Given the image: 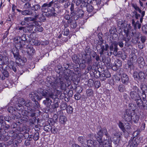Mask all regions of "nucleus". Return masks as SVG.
Listing matches in <instances>:
<instances>
[{
    "label": "nucleus",
    "mask_w": 147,
    "mask_h": 147,
    "mask_svg": "<svg viewBox=\"0 0 147 147\" xmlns=\"http://www.w3.org/2000/svg\"><path fill=\"white\" fill-rule=\"evenodd\" d=\"M13 41L15 42L16 48L11 49V51L13 54L16 59L17 60L20 59H26L25 58H20V56L18 52V50L22 49L25 44V42H27L26 35L24 34L21 36H16L14 38Z\"/></svg>",
    "instance_id": "1"
},
{
    "label": "nucleus",
    "mask_w": 147,
    "mask_h": 147,
    "mask_svg": "<svg viewBox=\"0 0 147 147\" xmlns=\"http://www.w3.org/2000/svg\"><path fill=\"white\" fill-rule=\"evenodd\" d=\"M117 25L120 29H123L125 26L123 21L121 20H119L117 22Z\"/></svg>",
    "instance_id": "30"
},
{
    "label": "nucleus",
    "mask_w": 147,
    "mask_h": 147,
    "mask_svg": "<svg viewBox=\"0 0 147 147\" xmlns=\"http://www.w3.org/2000/svg\"><path fill=\"white\" fill-rule=\"evenodd\" d=\"M30 96L32 100L34 101L35 104L36 105H38V102L36 100H40L42 98V96L45 97H50L52 99H54V94L52 92L51 89L48 88L47 90H44L42 88H40L38 90L37 92H33L31 95Z\"/></svg>",
    "instance_id": "2"
},
{
    "label": "nucleus",
    "mask_w": 147,
    "mask_h": 147,
    "mask_svg": "<svg viewBox=\"0 0 147 147\" xmlns=\"http://www.w3.org/2000/svg\"><path fill=\"white\" fill-rule=\"evenodd\" d=\"M141 26V23H140L138 20H137L135 23L134 25V28L135 30L137 29V27L138 29H140Z\"/></svg>",
    "instance_id": "36"
},
{
    "label": "nucleus",
    "mask_w": 147,
    "mask_h": 147,
    "mask_svg": "<svg viewBox=\"0 0 147 147\" xmlns=\"http://www.w3.org/2000/svg\"><path fill=\"white\" fill-rule=\"evenodd\" d=\"M103 144L105 146L109 145L111 144V140L110 136L106 137V138H104L103 141Z\"/></svg>",
    "instance_id": "22"
},
{
    "label": "nucleus",
    "mask_w": 147,
    "mask_h": 147,
    "mask_svg": "<svg viewBox=\"0 0 147 147\" xmlns=\"http://www.w3.org/2000/svg\"><path fill=\"white\" fill-rule=\"evenodd\" d=\"M141 41L143 43H144L146 40V37L145 36H141L140 37Z\"/></svg>",
    "instance_id": "60"
},
{
    "label": "nucleus",
    "mask_w": 147,
    "mask_h": 147,
    "mask_svg": "<svg viewBox=\"0 0 147 147\" xmlns=\"http://www.w3.org/2000/svg\"><path fill=\"white\" fill-rule=\"evenodd\" d=\"M117 45L118 42L116 41H113L111 42V45L109 47L111 54L112 53L111 51H113L115 53H117L118 51Z\"/></svg>",
    "instance_id": "8"
},
{
    "label": "nucleus",
    "mask_w": 147,
    "mask_h": 147,
    "mask_svg": "<svg viewBox=\"0 0 147 147\" xmlns=\"http://www.w3.org/2000/svg\"><path fill=\"white\" fill-rule=\"evenodd\" d=\"M2 74L4 76H5V77H7L9 76V73L6 69L3 70L2 72Z\"/></svg>",
    "instance_id": "58"
},
{
    "label": "nucleus",
    "mask_w": 147,
    "mask_h": 147,
    "mask_svg": "<svg viewBox=\"0 0 147 147\" xmlns=\"http://www.w3.org/2000/svg\"><path fill=\"white\" fill-rule=\"evenodd\" d=\"M27 108V109L30 111H34L35 109V107H38V105H37L35 104L32 103V102L29 101L27 102L25 105Z\"/></svg>",
    "instance_id": "12"
},
{
    "label": "nucleus",
    "mask_w": 147,
    "mask_h": 147,
    "mask_svg": "<svg viewBox=\"0 0 147 147\" xmlns=\"http://www.w3.org/2000/svg\"><path fill=\"white\" fill-rule=\"evenodd\" d=\"M115 66L118 67H121L122 65V61L119 59H117L115 62Z\"/></svg>",
    "instance_id": "37"
},
{
    "label": "nucleus",
    "mask_w": 147,
    "mask_h": 147,
    "mask_svg": "<svg viewBox=\"0 0 147 147\" xmlns=\"http://www.w3.org/2000/svg\"><path fill=\"white\" fill-rule=\"evenodd\" d=\"M66 110L67 113H71L73 112V109L71 106L69 105L67 107Z\"/></svg>",
    "instance_id": "48"
},
{
    "label": "nucleus",
    "mask_w": 147,
    "mask_h": 147,
    "mask_svg": "<svg viewBox=\"0 0 147 147\" xmlns=\"http://www.w3.org/2000/svg\"><path fill=\"white\" fill-rule=\"evenodd\" d=\"M121 79L122 83L125 85H127L129 83V78L127 75L125 74H122Z\"/></svg>",
    "instance_id": "17"
},
{
    "label": "nucleus",
    "mask_w": 147,
    "mask_h": 147,
    "mask_svg": "<svg viewBox=\"0 0 147 147\" xmlns=\"http://www.w3.org/2000/svg\"><path fill=\"white\" fill-rule=\"evenodd\" d=\"M87 145L89 147H92L93 145L94 142L91 140H88L87 141Z\"/></svg>",
    "instance_id": "44"
},
{
    "label": "nucleus",
    "mask_w": 147,
    "mask_h": 147,
    "mask_svg": "<svg viewBox=\"0 0 147 147\" xmlns=\"http://www.w3.org/2000/svg\"><path fill=\"white\" fill-rule=\"evenodd\" d=\"M143 61L144 59L143 57H141L138 58L137 61L139 64H142V63H144Z\"/></svg>",
    "instance_id": "64"
},
{
    "label": "nucleus",
    "mask_w": 147,
    "mask_h": 147,
    "mask_svg": "<svg viewBox=\"0 0 147 147\" xmlns=\"http://www.w3.org/2000/svg\"><path fill=\"white\" fill-rule=\"evenodd\" d=\"M67 120L66 117L64 116H61L59 118V122L61 124L64 123Z\"/></svg>",
    "instance_id": "33"
},
{
    "label": "nucleus",
    "mask_w": 147,
    "mask_h": 147,
    "mask_svg": "<svg viewBox=\"0 0 147 147\" xmlns=\"http://www.w3.org/2000/svg\"><path fill=\"white\" fill-rule=\"evenodd\" d=\"M65 80L63 77L61 78H57L54 82H52L50 80H47L46 82V86L47 87L45 90H47L48 88L51 89L52 92L53 90L52 88L50 87L51 86L54 89H56L59 87H60L62 89H64L66 86V85L65 84Z\"/></svg>",
    "instance_id": "4"
},
{
    "label": "nucleus",
    "mask_w": 147,
    "mask_h": 147,
    "mask_svg": "<svg viewBox=\"0 0 147 147\" xmlns=\"http://www.w3.org/2000/svg\"><path fill=\"white\" fill-rule=\"evenodd\" d=\"M97 129L98 130V135H100L102 136L103 134H104L106 136V137L110 136L109 135L106 128H104L102 129L100 126H97Z\"/></svg>",
    "instance_id": "10"
},
{
    "label": "nucleus",
    "mask_w": 147,
    "mask_h": 147,
    "mask_svg": "<svg viewBox=\"0 0 147 147\" xmlns=\"http://www.w3.org/2000/svg\"><path fill=\"white\" fill-rule=\"evenodd\" d=\"M142 92H147V86L145 85H143L141 88Z\"/></svg>",
    "instance_id": "59"
},
{
    "label": "nucleus",
    "mask_w": 147,
    "mask_h": 147,
    "mask_svg": "<svg viewBox=\"0 0 147 147\" xmlns=\"http://www.w3.org/2000/svg\"><path fill=\"white\" fill-rule=\"evenodd\" d=\"M118 125L119 128L121 129L122 131L123 132L126 131L125 128V126L124 125L123 123L121 121H119L118 123Z\"/></svg>",
    "instance_id": "35"
},
{
    "label": "nucleus",
    "mask_w": 147,
    "mask_h": 147,
    "mask_svg": "<svg viewBox=\"0 0 147 147\" xmlns=\"http://www.w3.org/2000/svg\"><path fill=\"white\" fill-rule=\"evenodd\" d=\"M67 25H64V26L65 27V28L64 29V35L66 36L68 35L69 32V30L67 28H66V26H67Z\"/></svg>",
    "instance_id": "50"
},
{
    "label": "nucleus",
    "mask_w": 147,
    "mask_h": 147,
    "mask_svg": "<svg viewBox=\"0 0 147 147\" xmlns=\"http://www.w3.org/2000/svg\"><path fill=\"white\" fill-rule=\"evenodd\" d=\"M146 92H142V95H140L142 97H140L141 98H142V101H145L147 99V96L145 94Z\"/></svg>",
    "instance_id": "47"
},
{
    "label": "nucleus",
    "mask_w": 147,
    "mask_h": 147,
    "mask_svg": "<svg viewBox=\"0 0 147 147\" xmlns=\"http://www.w3.org/2000/svg\"><path fill=\"white\" fill-rule=\"evenodd\" d=\"M38 18V15H35L34 18H32L31 17H26L24 19V20L25 21L29 22V21H34L35 20H36L37 18Z\"/></svg>",
    "instance_id": "27"
},
{
    "label": "nucleus",
    "mask_w": 147,
    "mask_h": 147,
    "mask_svg": "<svg viewBox=\"0 0 147 147\" xmlns=\"http://www.w3.org/2000/svg\"><path fill=\"white\" fill-rule=\"evenodd\" d=\"M137 105L140 109L147 110V99L145 101H144L141 99V101L138 102Z\"/></svg>",
    "instance_id": "16"
},
{
    "label": "nucleus",
    "mask_w": 147,
    "mask_h": 147,
    "mask_svg": "<svg viewBox=\"0 0 147 147\" xmlns=\"http://www.w3.org/2000/svg\"><path fill=\"white\" fill-rule=\"evenodd\" d=\"M68 23L70 24L71 28H76L77 26L76 22L75 20L71 19L68 21Z\"/></svg>",
    "instance_id": "24"
},
{
    "label": "nucleus",
    "mask_w": 147,
    "mask_h": 147,
    "mask_svg": "<svg viewBox=\"0 0 147 147\" xmlns=\"http://www.w3.org/2000/svg\"><path fill=\"white\" fill-rule=\"evenodd\" d=\"M125 125H126L125 126V130H126V129L127 130H129L131 129V125L129 123H127L125 124Z\"/></svg>",
    "instance_id": "63"
},
{
    "label": "nucleus",
    "mask_w": 147,
    "mask_h": 147,
    "mask_svg": "<svg viewBox=\"0 0 147 147\" xmlns=\"http://www.w3.org/2000/svg\"><path fill=\"white\" fill-rule=\"evenodd\" d=\"M77 14L79 17H81L83 16L84 12L82 9H78L77 11Z\"/></svg>",
    "instance_id": "34"
},
{
    "label": "nucleus",
    "mask_w": 147,
    "mask_h": 147,
    "mask_svg": "<svg viewBox=\"0 0 147 147\" xmlns=\"http://www.w3.org/2000/svg\"><path fill=\"white\" fill-rule=\"evenodd\" d=\"M75 98L76 100H80L81 97V95L79 93H77L74 95Z\"/></svg>",
    "instance_id": "57"
},
{
    "label": "nucleus",
    "mask_w": 147,
    "mask_h": 147,
    "mask_svg": "<svg viewBox=\"0 0 147 147\" xmlns=\"http://www.w3.org/2000/svg\"><path fill=\"white\" fill-rule=\"evenodd\" d=\"M102 42H98V44L100 46L101 50L100 51V55L104 54V51H107L108 49L109 48V45L106 44L105 45V46L104 45H102Z\"/></svg>",
    "instance_id": "15"
},
{
    "label": "nucleus",
    "mask_w": 147,
    "mask_h": 147,
    "mask_svg": "<svg viewBox=\"0 0 147 147\" xmlns=\"http://www.w3.org/2000/svg\"><path fill=\"white\" fill-rule=\"evenodd\" d=\"M107 72H105L103 74H102V76L104 77H105L106 78H109L111 76V74L110 73H109L108 71Z\"/></svg>",
    "instance_id": "51"
},
{
    "label": "nucleus",
    "mask_w": 147,
    "mask_h": 147,
    "mask_svg": "<svg viewBox=\"0 0 147 147\" xmlns=\"http://www.w3.org/2000/svg\"><path fill=\"white\" fill-rule=\"evenodd\" d=\"M54 0L49 3H44L41 6V10L42 12L44 13H47L49 11V9H46L47 7H51L52 6L55 4Z\"/></svg>",
    "instance_id": "6"
},
{
    "label": "nucleus",
    "mask_w": 147,
    "mask_h": 147,
    "mask_svg": "<svg viewBox=\"0 0 147 147\" xmlns=\"http://www.w3.org/2000/svg\"><path fill=\"white\" fill-rule=\"evenodd\" d=\"M33 29V27L32 26L30 25V24H28L26 27H24V32L25 33H32Z\"/></svg>",
    "instance_id": "20"
},
{
    "label": "nucleus",
    "mask_w": 147,
    "mask_h": 147,
    "mask_svg": "<svg viewBox=\"0 0 147 147\" xmlns=\"http://www.w3.org/2000/svg\"><path fill=\"white\" fill-rule=\"evenodd\" d=\"M40 5L38 4H37L35 5H33L32 7H31V10H32L33 11H35V15L36 14V15H38V16H39V14H37L36 13V11H38V10H40Z\"/></svg>",
    "instance_id": "19"
},
{
    "label": "nucleus",
    "mask_w": 147,
    "mask_h": 147,
    "mask_svg": "<svg viewBox=\"0 0 147 147\" xmlns=\"http://www.w3.org/2000/svg\"><path fill=\"white\" fill-rule=\"evenodd\" d=\"M48 97H45L46 98V100H44L43 101V103L46 106L48 107H49L51 105V104L52 103V100L50 99L49 98H48ZM51 98V97H50Z\"/></svg>",
    "instance_id": "21"
},
{
    "label": "nucleus",
    "mask_w": 147,
    "mask_h": 147,
    "mask_svg": "<svg viewBox=\"0 0 147 147\" xmlns=\"http://www.w3.org/2000/svg\"><path fill=\"white\" fill-rule=\"evenodd\" d=\"M9 66L11 69H12L15 72H16V67L17 66V64L14 61H10L9 64Z\"/></svg>",
    "instance_id": "18"
},
{
    "label": "nucleus",
    "mask_w": 147,
    "mask_h": 147,
    "mask_svg": "<svg viewBox=\"0 0 147 147\" xmlns=\"http://www.w3.org/2000/svg\"><path fill=\"white\" fill-rule=\"evenodd\" d=\"M124 32H129L130 33V31L131 28V27L130 24L127 25L126 27H124Z\"/></svg>",
    "instance_id": "38"
},
{
    "label": "nucleus",
    "mask_w": 147,
    "mask_h": 147,
    "mask_svg": "<svg viewBox=\"0 0 147 147\" xmlns=\"http://www.w3.org/2000/svg\"><path fill=\"white\" fill-rule=\"evenodd\" d=\"M67 105L66 103H62L61 105V108L62 110H64L67 108Z\"/></svg>",
    "instance_id": "54"
},
{
    "label": "nucleus",
    "mask_w": 147,
    "mask_h": 147,
    "mask_svg": "<svg viewBox=\"0 0 147 147\" xmlns=\"http://www.w3.org/2000/svg\"><path fill=\"white\" fill-rule=\"evenodd\" d=\"M140 92L135 91H131L130 93V98L133 100L135 101L136 104L140 101H141V98Z\"/></svg>",
    "instance_id": "5"
},
{
    "label": "nucleus",
    "mask_w": 147,
    "mask_h": 147,
    "mask_svg": "<svg viewBox=\"0 0 147 147\" xmlns=\"http://www.w3.org/2000/svg\"><path fill=\"white\" fill-rule=\"evenodd\" d=\"M18 134L13 131H9L8 135L11 137L12 139L14 140L18 136Z\"/></svg>",
    "instance_id": "23"
},
{
    "label": "nucleus",
    "mask_w": 147,
    "mask_h": 147,
    "mask_svg": "<svg viewBox=\"0 0 147 147\" xmlns=\"http://www.w3.org/2000/svg\"><path fill=\"white\" fill-rule=\"evenodd\" d=\"M32 13V12L28 9L24 10L22 11V14L24 16L30 15Z\"/></svg>",
    "instance_id": "28"
},
{
    "label": "nucleus",
    "mask_w": 147,
    "mask_h": 147,
    "mask_svg": "<svg viewBox=\"0 0 147 147\" xmlns=\"http://www.w3.org/2000/svg\"><path fill=\"white\" fill-rule=\"evenodd\" d=\"M43 28L40 26L36 27L35 29V31H38L39 32H41L43 30Z\"/></svg>",
    "instance_id": "56"
},
{
    "label": "nucleus",
    "mask_w": 147,
    "mask_h": 147,
    "mask_svg": "<svg viewBox=\"0 0 147 147\" xmlns=\"http://www.w3.org/2000/svg\"><path fill=\"white\" fill-rule=\"evenodd\" d=\"M7 110L9 113L12 114L13 117H12V119H18L20 117L18 115H20L19 113L16 112V110L13 107H9L7 109Z\"/></svg>",
    "instance_id": "7"
},
{
    "label": "nucleus",
    "mask_w": 147,
    "mask_h": 147,
    "mask_svg": "<svg viewBox=\"0 0 147 147\" xmlns=\"http://www.w3.org/2000/svg\"><path fill=\"white\" fill-rule=\"evenodd\" d=\"M87 3L85 2L84 1H81V2L80 4V7L82 8H83V7H87L88 4Z\"/></svg>",
    "instance_id": "53"
},
{
    "label": "nucleus",
    "mask_w": 147,
    "mask_h": 147,
    "mask_svg": "<svg viewBox=\"0 0 147 147\" xmlns=\"http://www.w3.org/2000/svg\"><path fill=\"white\" fill-rule=\"evenodd\" d=\"M9 58L8 57L0 54V65H4L9 64Z\"/></svg>",
    "instance_id": "14"
},
{
    "label": "nucleus",
    "mask_w": 147,
    "mask_h": 147,
    "mask_svg": "<svg viewBox=\"0 0 147 147\" xmlns=\"http://www.w3.org/2000/svg\"><path fill=\"white\" fill-rule=\"evenodd\" d=\"M134 76L135 78H138L140 80H144L146 78L145 73L142 71H140L138 73L137 72L134 73Z\"/></svg>",
    "instance_id": "13"
},
{
    "label": "nucleus",
    "mask_w": 147,
    "mask_h": 147,
    "mask_svg": "<svg viewBox=\"0 0 147 147\" xmlns=\"http://www.w3.org/2000/svg\"><path fill=\"white\" fill-rule=\"evenodd\" d=\"M53 134H55L57 131V129L55 126L51 127V131Z\"/></svg>",
    "instance_id": "55"
},
{
    "label": "nucleus",
    "mask_w": 147,
    "mask_h": 147,
    "mask_svg": "<svg viewBox=\"0 0 147 147\" xmlns=\"http://www.w3.org/2000/svg\"><path fill=\"white\" fill-rule=\"evenodd\" d=\"M118 90L120 92H124L125 90V86L123 84L119 85L118 87Z\"/></svg>",
    "instance_id": "39"
},
{
    "label": "nucleus",
    "mask_w": 147,
    "mask_h": 147,
    "mask_svg": "<svg viewBox=\"0 0 147 147\" xmlns=\"http://www.w3.org/2000/svg\"><path fill=\"white\" fill-rule=\"evenodd\" d=\"M31 3L29 2L26 3L24 5V7L26 9H29L31 7Z\"/></svg>",
    "instance_id": "62"
},
{
    "label": "nucleus",
    "mask_w": 147,
    "mask_h": 147,
    "mask_svg": "<svg viewBox=\"0 0 147 147\" xmlns=\"http://www.w3.org/2000/svg\"><path fill=\"white\" fill-rule=\"evenodd\" d=\"M9 127V125L7 124L5 122L2 123V125L1 126V129L7 130L8 129Z\"/></svg>",
    "instance_id": "29"
},
{
    "label": "nucleus",
    "mask_w": 147,
    "mask_h": 147,
    "mask_svg": "<svg viewBox=\"0 0 147 147\" xmlns=\"http://www.w3.org/2000/svg\"><path fill=\"white\" fill-rule=\"evenodd\" d=\"M27 49L26 53L27 55L29 57V58L31 59L32 56L35 53V49L31 46H27L26 47Z\"/></svg>",
    "instance_id": "9"
},
{
    "label": "nucleus",
    "mask_w": 147,
    "mask_h": 147,
    "mask_svg": "<svg viewBox=\"0 0 147 147\" xmlns=\"http://www.w3.org/2000/svg\"><path fill=\"white\" fill-rule=\"evenodd\" d=\"M86 140V138L84 136H80L78 138V141L82 144H84Z\"/></svg>",
    "instance_id": "31"
},
{
    "label": "nucleus",
    "mask_w": 147,
    "mask_h": 147,
    "mask_svg": "<svg viewBox=\"0 0 147 147\" xmlns=\"http://www.w3.org/2000/svg\"><path fill=\"white\" fill-rule=\"evenodd\" d=\"M36 20H34V21H32V22L30 23V25L32 26L33 28L34 26H38L39 24L38 22L35 21Z\"/></svg>",
    "instance_id": "42"
},
{
    "label": "nucleus",
    "mask_w": 147,
    "mask_h": 147,
    "mask_svg": "<svg viewBox=\"0 0 147 147\" xmlns=\"http://www.w3.org/2000/svg\"><path fill=\"white\" fill-rule=\"evenodd\" d=\"M39 133L36 132L35 133L33 136V138L35 141H37L39 139Z\"/></svg>",
    "instance_id": "43"
},
{
    "label": "nucleus",
    "mask_w": 147,
    "mask_h": 147,
    "mask_svg": "<svg viewBox=\"0 0 147 147\" xmlns=\"http://www.w3.org/2000/svg\"><path fill=\"white\" fill-rule=\"evenodd\" d=\"M72 58L73 61L75 62L78 61V59H79V58L76 55H74L72 56Z\"/></svg>",
    "instance_id": "52"
},
{
    "label": "nucleus",
    "mask_w": 147,
    "mask_h": 147,
    "mask_svg": "<svg viewBox=\"0 0 147 147\" xmlns=\"http://www.w3.org/2000/svg\"><path fill=\"white\" fill-rule=\"evenodd\" d=\"M125 33V36H124L123 39V40L125 41L126 43H127L130 40L131 37L129 35V34L130 33L129 32H124Z\"/></svg>",
    "instance_id": "26"
},
{
    "label": "nucleus",
    "mask_w": 147,
    "mask_h": 147,
    "mask_svg": "<svg viewBox=\"0 0 147 147\" xmlns=\"http://www.w3.org/2000/svg\"><path fill=\"white\" fill-rule=\"evenodd\" d=\"M140 141L139 140L138 137L134 138L132 140H130L129 142V144L130 145V147H137L138 144L140 142Z\"/></svg>",
    "instance_id": "11"
},
{
    "label": "nucleus",
    "mask_w": 147,
    "mask_h": 147,
    "mask_svg": "<svg viewBox=\"0 0 147 147\" xmlns=\"http://www.w3.org/2000/svg\"><path fill=\"white\" fill-rule=\"evenodd\" d=\"M102 136L100 135L95 134V137L97 140V141L98 142V143L103 142L102 140Z\"/></svg>",
    "instance_id": "32"
},
{
    "label": "nucleus",
    "mask_w": 147,
    "mask_h": 147,
    "mask_svg": "<svg viewBox=\"0 0 147 147\" xmlns=\"http://www.w3.org/2000/svg\"><path fill=\"white\" fill-rule=\"evenodd\" d=\"M59 106V104L55 100H54V104L52 105V108L53 109H55L57 108Z\"/></svg>",
    "instance_id": "46"
},
{
    "label": "nucleus",
    "mask_w": 147,
    "mask_h": 147,
    "mask_svg": "<svg viewBox=\"0 0 147 147\" xmlns=\"http://www.w3.org/2000/svg\"><path fill=\"white\" fill-rule=\"evenodd\" d=\"M133 104H129V107H131V109L126 110L123 117L126 121L129 122L132 120L135 123H137L139 121L140 118L139 116L135 113V110L131 109L134 108L133 107Z\"/></svg>",
    "instance_id": "3"
},
{
    "label": "nucleus",
    "mask_w": 147,
    "mask_h": 147,
    "mask_svg": "<svg viewBox=\"0 0 147 147\" xmlns=\"http://www.w3.org/2000/svg\"><path fill=\"white\" fill-rule=\"evenodd\" d=\"M130 61L132 63H136L137 61V59L136 55L134 53H132L130 55Z\"/></svg>",
    "instance_id": "25"
},
{
    "label": "nucleus",
    "mask_w": 147,
    "mask_h": 147,
    "mask_svg": "<svg viewBox=\"0 0 147 147\" xmlns=\"http://www.w3.org/2000/svg\"><path fill=\"white\" fill-rule=\"evenodd\" d=\"M93 91L91 89H88L86 90V93L88 96H90L93 94Z\"/></svg>",
    "instance_id": "41"
},
{
    "label": "nucleus",
    "mask_w": 147,
    "mask_h": 147,
    "mask_svg": "<svg viewBox=\"0 0 147 147\" xmlns=\"http://www.w3.org/2000/svg\"><path fill=\"white\" fill-rule=\"evenodd\" d=\"M51 127L50 125H46L44 126V129L46 131L48 132L51 131Z\"/></svg>",
    "instance_id": "45"
},
{
    "label": "nucleus",
    "mask_w": 147,
    "mask_h": 147,
    "mask_svg": "<svg viewBox=\"0 0 147 147\" xmlns=\"http://www.w3.org/2000/svg\"><path fill=\"white\" fill-rule=\"evenodd\" d=\"M142 31L143 33L145 34H147V26L145 25H144L142 26Z\"/></svg>",
    "instance_id": "49"
},
{
    "label": "nucleus",
    "mask_w": 147,
    "mask_h": 147,
    "mask_svg": "<svg viewBox=\"0 0 147 147\" xmlns=\"http://www.w3.org/2000/svg\"><path fill=\"white\" fill-rule=\"evenodd\" d=\"M93 7L92 5L88 4L87 7V11L89 12H91L92 11Z\"/></svg>",
    "instance_id": "40"
},
{
    "label": "nucleus",
    "mask_w": 147,
    "mask_h": 147,
    "mask_svg": "<svg viewBox=\"0 0 147 147\" xmlns=\"http://www.w3.org/2000/svg\"><path fill=\"white\" fill-rule=\"evenodd\" d=\"M102 34L101 33H99L98 35V38L99 40L100 41V42H103L102 39Z\"/></svg>",
    "instance_id": "61"
}]
</instances>
